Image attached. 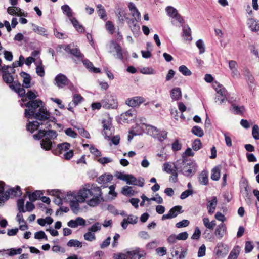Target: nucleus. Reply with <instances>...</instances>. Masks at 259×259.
I'll return each mask as SVG.
<instances>
[{"label": "nucleus", "instance_id": "40", "mask_svg": "<svg viewBox=\"0 0 259 259\" xmlns=\"http://www.w3.org/2000/svg\"><path fill=\"white\" fill-rule=\"evenodd\" d=\"M179 71L185 76H190L192 74L191 71L185 65L180 66Z\"/></svg>", "mask_w": 259, "mask_h": 259}, {"label": "nucleus", "instance_id": "9", "mask_svg": "<svg viewBox=\"0 0 259 259\" xmlns=\"http://www.w3.org/2000/svg\"><path fill=\"white\" fill-rule=\"evenodd\" d=\"M115 13L118 18L119 23L123 24L125 22L124 17L127 15L126 10L119 6H117L115 8Z\"/></svg>", "mask_w": 259, "mask_h": 259}, {"label": "nucleus", "instance_id": "52", "mask_svg": "<svg viewBox=\"0 0 259 259\" xmlns=\"http://www.w3.org/2000/svg\"><path fill=\"white\" fill-rule=\"evenodd\" d=\"M24 57L22 55H20L19 58V61L13 62L11 65L12 68H15L17 66H22L24 62Z\"/></svg>", "mask_w": 259, "mask_h": 259}, {"label": "nucleus", "instance_id": "14", "mask_svg": "<svg viewBox=\"0 0 259 259\" xmlns=\"http://www.w3.org/2000/svg\"><path fill=\"white\" fill-rule=\"evenodd\" d=\"M144 102L143 98L141 97H135L132 99H127L126 100V104L131 107H136L139 106Z\"/></svg>", "mask_w": 259, "mask_h": 259}, {"label": "nucleus", "instance_id": "29", "mask_svg": "<svg viewBox=\"0 0 259 259\" xmlns=\"http://www.w3.org/2000/svg\"><path fill=\"white\" fill-rule=\"evenodd\" d=\"M244 75L246 77V79L247 81L249 87L252 88V85L254 84V77H253L250 71L247 69L244 70Z\"/></svg>", "mask_w": 259, "mask_h": 259}, {"label": "nucleus", "instance_id": "13", "mask_svg": "<svg viewBox=\"0 0 259 259\" xmlns=\"http://www.w3.org/2000/svg\"><path fill=\"white\" fill-rule=\"evenodd\" d=\"M114 48L116 52L117 58L122 60L124 57H127L128 55L127 51L125 50H122L118 44L115 43Z\"/></svg>", "mask_w": 259, "mask_h": 259}, {"label": "nucleus", "instance_id": "21", "mask_svg": "<svg viewBox=\"0 0 259 259\" xmlns=\"http://www.w3.org/2000/svg\"><path fill=\"white\" fill-rule=\"evenodd\" d=\"M208 204L207 205L208 211L209 214H212L217 205V197L213 196L212 197V199L208 201Z\"/></svg>", "mask_w": 259, "mask_h": 259}, {"label": "nucleus", "instance_id": "49", "mask_svg": "<svg viewBox=\"0 0 259 259\" xmlns=\"http://www.w3.org/2000/svg\"><path fill=\"white\" fill-rule=\"evenodd\" d=\"M191 29L188 25H185L184 26L183 29V36L185 37H190V38H188V40H192V38L191 36Z\"/></svg>", "mask_w": 259, "mask_h": 259}, {"label": "nucleus", "instance_id": "1", "mask_svg": "<svg viewBox=\"0 0 259 259\" xmlns=\"http://www.w3.org/2000/svg\"><path fill=\"white\" fill-rule=\"evenodd\" d=\"M67 196L73 197L77 202L81 203L84 202L87 198L92 196L93 198L87 201V204L92 207L96 206L104 201L101 188L93 185L90 188L81 189L76 194L71 192L68 193Z\"/></svg>", "mask_w": 259, "mask_h": 259}, {"label": "nucleus", "instance_id": "20", "mask_svg": "<svg viewBox=\"0 0 259 259\" xmlns=\"http://www.w3.org/2000/svg\"><path fill=\"white\" fill-rule=\"evenodd\" d=\"M41 148L45 150H50L53 146V142L48 138L42 139L40 141Z\"/></svg>", "mask_w": 259, "mask_h": 259}, {"label": "nucleus", "instance_id": "53", "mask_svg": "<svg viewBox=\"0 0 259 259\" xmlns=\"http://www.w3.org/2000/svg\"><path fill=\"white\" fill-rule=\"evenodd\" d=\"M45 134H46V137L49 138L51 140V139H54L57 136V134L56 132L54 130H48L46 131L45 130Z\"/></svg>", "mask_w": 259, "mask_h": 259}, {"label": "nucleus", "instance_id": "24", "mask_svg": "<svg viewBox=\"0 0 259 259\" xmlns=\"http://www.w3.org/2000/svg\"><path fill=\"white\" fill-rule=\"evenodd\" d=\"M170 96L173 100H179L182 97L180 88H175L170 92Z\"/></svg>", "mask_w": 259, "mask_h": 259}, {"label": "nucleus", "instance_id": "41", "mask_svg": "<svg viewBox=\"0 0 259 259\" xmlns=\"http://www.w3.org/2000/svg\"><path fill=\"white\" fill-rule=\"evenodd\" d=\"M61 9L64 14L67 15L68 17H71L72 16V12L71 8L67 5H64L61 6Z\"/></svg>", "mask_w": 259, "mask_h": 259}, {"label": "nucleus", "instance_id": "60", "mask_svg": "<svg viewBox=\"0 0 259 259\" xmlns=\"http://www.w3.org/2000/svg\"><path fill=\"white\" fill-rule=\"evenodd\" d=\"M200 230L199 229V227H196L195 229L194 233L191 236V239L193 240H198L200 238Z\"/></svg>", "mask_w": 259, "mask_h": 259}, {"label": "nucleus", "instance_id": "50", "mask_svg": "<svg viewBox=\"0 0 259 259\" xmlns=\"http://www.w3.org/2000/svg\"><path fill=\"white\" fill-rule=\"evenodd\" d=\"M141 19H137L136 18L133 17L130 20L127 21V23L129 27L133 30L135 29L137 26V23L139 22Z\"/></svg>", "mask_w": 259, "mask_h": 259}, {"label": "nucleus", "instance_id": "26", "mask_svg": "<svg viewBox=\"0 0 259 259\" xmlns=\"http://www.w3.org/2000/svg\"><path fill=\"white\" fill-rule=\"evenodd\" d=\"M230 109L234 114L241 115L243 114L245 111L244 106H239L235 104H232Z\"/></svg>", "mask_w": 259, "mask_h": 259}, {"label": "nucleus", "instance_id": "28", "mask_svg": "<svg viewBox=\"0 0 259 259\" xmlns=\"http://www.w3.org/2000/svg\"><path fill=\"white\" fill-rule=\"evenodd\" d=\"M27 193L28 195L29 200L32 202H34L38 198H40L41 195L43 194L42 191L39 190L35 191L31 194H30L29 192H27Z\"/></svg>", "mask_w": 259, "mask_h": 259}, {"label": "nucleus", "instance_id": "3", "mask_svg": "<svg viewBox=\"0 0 259 259\" xmlns=\"http://www.w3.org/2000/svg\"><path fill=\"white\" fill-rule=\"evenodd\" d=\"M25 106L28 108L25 109V117L28 119L31 118L32 115L36 113L38 109L44 107V103L40 99L30 101L26 103Z\"/></svg>", "mask_w": 259, "mask_h": 259}, {"label": "nucleus", "instance_id": "47", "mask_svg": "<svg viewBox=\"0 0 259 259\" xmlns=\"http://www.w3.org/2000/svg\"><path fill=\"white\" fill-rule=\"evenodd\" d=\"M226 245H225L222 243H219L217 244L215 248V251L216 253V255L218 256H222L223 254V248L225 247Z\"/></svg>", "mask_w": 259, "mask_h": 259}, {"label": "nucleus", "instance_id": "17", "mask_svg": "<svg viewBox=\"0 0 259 259\" xmlns=\"http://www.w3.org/2000/svg\"><path fill=\"white\" fill-rule=\"evenodd\" d=\"M20 75L21 77L23 78V86L25 88H29L31 87L30 82L31 80V77L30 75L24 71H22Z\"/></svg>", "mask_w": 259, "mask_h": 259}, {"label": "nucleus", "instance_id": "43", "mask_svg": "<svg viewBox=\"0 0 259 259\" xmlns=\"http://www.w3.org/2000/svg\"><path fill=\"white\" fill-rule=\"evenodd\" d=\"M180 250H182V246L176 245L174 246L170 250L171 254L173 257H177L179 255Z\"/></svg>", "mask_w": 259, "mask_h": 259}, {"label": "nucleus", "instance_id": "33", "mask_svg": "<svg viewBox=\"0 0 259 259\" xmlns=\"http://www.w3.org/2000/svg\"><path fill=\"white\" fill-rule=\"evenodd\" d=\"M2 77L4 82L9 84L12 83L14 79L12 74L10 72L2 74Z\"/></svg>", "mask_w": 259, "mask_h": 259}, {"label": "nucleus", "instance_id": "12", "mask_svg": "<svg viewBox=\"0 0 259 259\" xmlns=\"http://www.w3.org/2000/svg\"><path fill=\"white\" fill-rule=\"evenodd\" d=\"M227 232V228L225 224L221 223L218 225L215 230L214 234L217 237L221 239Z\"/></svg>", "mask_w": 259, "mask_h": 259}, {"label": "nucleus", "instance_id": "16", "mask_svg": "<svg viewBox=\"0 0 259 259\" xmlns=\"http://www.w3.org/2000/svg\"><path fill=\"white\" fill-rule=\"evenodd\" d=\"M41 126L42 122H38V121H29L26 125V129L31 133H33L35 131L38 129Z\"/></svg>", "mask_w": 259, "mask_h": 259}, {"label": "nucleus", "instance_id": "62", "mask_svg": "<svg viewBox=\"0 0 259 259\" xmlns=\"http://www.w3.org/2000/svg\"><path fill=\"white\" fill-rule=\"evenodd\" d=\"M97 12L99 16L100 17L101 19H103L104 21H106L107 20V14L105 8L101 9L100 10H98Z\"/></svg>", "mask_w": 259, "mask_h": 259}, {"label": "nucleus", "instance_id": "2", "mask_svg": "<svg viewBox=\"0 0 259 259\" xmlns=\"http://www.w3.org/2000/svg\"><path fill=\"white\" fill-rule=\"evenodd\" d=\"M32 117L35 119V121H38L39 123L42 122V126H44L45 128L51 127L50 122L56 120L55 117L50 116V113L45 107L38 109V111L32 115Z\"/></svg>", "mask_w": 259, "mask_h": 259}, {"label": "nucleus", "instance_id": "48", "mask_svg": "<svg viewBox=\"0 0 259 259\" xmlns=\"http://www.w3.org/2000/svg\"><path fill=\"white\" fill-rule=\"evenodd\" d=\"M101 229V224L99 222H96L93 224L91 227L89 228L88 230L94 233L98 231H100Z\"/></svg>", "mask_w": 259, "mask_h": 259}, {"label": "nucleus", "instance_id": "8", "mask_svg": "<svg viewBox=\"0 0 259 259\" xmlns=\"http://www.w3.org/2000/svg\"><path fill=\"white\" fill-rule=\"evenodd\" d=\"M54 80L56 85L59 88H63L67 85L69 79L64 74L60 73L56 76Z\"/></svg>", "mask_w": 259, "mask_h": 259}, {"label": "nucleus", "instance_id": "42", "mask_svg": "<svg viewBox=\"0 0 259 259\" xmlns=\"http://www.w3.org/2000/svg\"><path fill=\"white\" fill-rule=\"evenodd\" d=\"M84 240L88 241H93L96 239V236L94 233L88 231L83 235Z\"/></svg>", "mask_w": 259, "mask_h": 259}, {"label": "nucleus", "instance_id": "19", "mask_svg": "<svg viewBox=\"0 0 259 259\" xmlns=\"http://www.w3.org/2000/svg\"><path fill=\"white\" fill-rule=\"evenodd\" d=\"M6 193L9 195V197L13 198L14 197L19 196L22 195L20 187L17 186L15 188H10L6 191Z\"/></svg>", "mask_w": 259, "mask_h": 259}, {"label": "nucleus", "instance_id": "45", "mask_svg": "<svg viewBox=\"0 0 259 259\" xmlns=\"http://www.w3.org/2000/svg\"><path fill=\"white\" fill-rule=\"evenodd\" d=\"M33 26V30L34 32H36L37 33L40 35H42L44 36L47 35V30L45 28L35 25H34Z\"/></svg>", "mask_w": 259, "mask_h": 259}, {"label": "nucleus", "instance_id": "46", "mask_svg": "<svg viewBox=\"0 0 259 259\" xmlns=\"http://www.w3.org/2000/svg\"><path fill=\"white\" fill-rule=\"evenodd\" d=\"M196 46L199 50V54H202L205 51V47L203 41L200 39L196 41Z\"/></svg>", "mask_w": 259, "mask_h": 259}, {"label": "nucleus", "instance_id": "11", "mask_svg": "<svg viewBox=\"0 0 259 259\" xmlns=\"http://www.w3.org/2000/svg\"><path fill=\"white\" fill-rule=\"evenodd\" d=\"M70 147V144L67 142L59 144L57 148L52 150V153L55 155H60L63 151H67Z\"/></svg>", "mask_w": 259, "mask_h": 259}, {"label": "nucleus", "instance_id": "39", "mask_svg": "<svg viewBox=\"0 0 259 259\" xmlns=\"http://www.w3.org/2000/svg\"><path fill=\"white\" fill-rule=\"evenodd\" d=\"M196 172V164H194L192 167L186 170H184L183 174L187 177L191 176Z\"/></svg>", "mask_w": 259, "mask_h": 259}, {"label": "nucleus", "instance_id": "4", "mask_svg": "<svg viewBox=\"0 0 259 259\" xmlns=\"http://www.w3.org/2000/svg\"><path fill=\"white\" fill-rule=\"evenodd\" d=\"M147 133L151 136L157 138L159 141H163L167 138V132L165 131H160L156 127L150 124L145 125Z\"/></svg>", "mask_w": 259, "mask_h": 259}, {"label": "nucleus", "instance_id": "25", "mask_svg": "<svg viewBox=\"0 0 259 259\" xmlns=\"http://www.w3.org/2000/svg\"><path fill=\"white\" fill-rule=\"evenodd\" d=\"M247 25L252 31H257L259 30V23L253 19H249Z\"/></svg>", "mask_w": 259, "mask_h": 259}, {"label": "nucleus", "instance_id": "35", "mask_svg": "<svg viewBox=\"0 0 259 259\" xmlns=\"http://www.w3.org/2000/svg\"><path fill=\"white\" fill-rule=\"evenodd\" d=\"M191 132L194 135L199 137H202L204 135L203 130L198 126H193Z\"/></svg>", "mask_w": 259, "mask_h": 259}, {"label": "nucleus", "instance_id": "34", "mask_svg": "<svg viewBox=\"0 0 259 259\" xmlns=\"http://www.w3.org/2000/svg\"><path fill=\"white\" fill-rule=\"evenodd\" d=\"M121 193L125 196H133L134 191L132 187L125 186L122 188Z\"/></svg>", "mask_w": 259, "mask_h": 259}, {"label": "nucleus", "instance_id": "57", "mask_svg": "<svg viewBox=\"0 0 259 259\" xmlns=\"http://www.w3.org/2000/svg\"><path fill=\"white\" fill-rule=\"evenodd\" d=\"M34 238L37 239H45L46 240H48L47 236L43 231L36 232L34 234Z\"/></svg>", "mask_w": 259, "mask_h": 259}, {"label": "nucleus", "instance_id": "38", "mask_svg": "<svg viewBox=\"0 0 259 259\" xmlns=\"http://www.w3.org/2000/svg\"><path fill=\"white\" fill-rule=\"evenodd\" d=\"M126 179V181H125V182L128 185H135L137 184V179L131 174H127Z\"/></svg>", "mask_w": 259, "mask_h": 259}, {"label": "nucleus", "instance_id": "27", "mask_svg": "<svg viewBox=\"0 0 259 259\" xmlns=\"http://www.w3.org/2000/svg\"><path fill=\"white\" fill-rule=\"evenodd\" d=\"M240 252V247L239 246H235L231 251L228 259H237Z\"/></svg>", "mask_w": 259, "mask_h": 259}, {"label": "nucleus", "instance_id": "10", "mask_svg": "<svg viewBox=\"0 0 259 259\" xmlns=\"http://www.w3.org/2000/svg\"><path fill=\"white\" fill-rule=\"evenodd\" d=\"M102 123L103 124V127L102 134L105 139L109 140L110 139V136L112 134L111 132V128L112 127L111 123L109 121L103 120Z\"/></svg>", "mask_w": 259, "mask_h": 259}, {"label": "nucleus", "instance_id": "55", "mask_svg": "<svg viewBox=\"0 0 259 259\" xmlns=\"http://www.w3.org/2000/svg\"><path fill=\"white\" fill-rule=\"evenodd\" d=\"M202 146V143L200 139H195L192 144V148L195 151H198L199 150Z\"/></svg>", "mask_w": 259, "mask_h": 259}, {"label": "nucleus", "instance_id": "7", "mask_svg": "<svg viewBox=\"0 0 259 259\" xmlns=\"http://www.w3.org/2000/svg\"><path fill=\"white\" fill-rule=\"evenodd\" d=\"M182 207L180 205L174 206L169 210L167 214L162 215L161 220H165L166 219H170L176 217L179 214L183 212V211L182 210Z\"/></svg>", "mask_w": 259, "mask_h": 259}, {"label": "nucleus", "instance_id": "5", "mask_svg": "<svg viewBox=\"0 0 259 259\" xmlns=\"http://www.w3.org/2000/svg\"><path fill=\"white\" fill-rule=\"evenodd\" d=\"M102 107L105 109H116L118 102L116 97L111 94H107L102 100Z\"/></svg>", "mask_w": 259, "mask_h": 259}, {"label": "nucleus", "instance_id": "61", "mask_svg": "<svg viewBox=\"0 0 259 259\" xmlns=\"http://www.w3.org/2000/svg\"><path fill=\"white\" fill-rule=\"evenodd\" d=\"M253 245L251 241H247L245 242V252L246 253L250 252L253 248Z\"/></svg>", "mask_w": 259, "mask_h": 259}, {"label": "nucleus", "instance_id": "44", "mask_svg": "<svg viewBox=\"0 0 259 259\" xmlns=\"http://www.w3.org/2000/svg\"><path fill=\"white\" fill-rule=\"evenodd\" d=\"M67 245L69 247H81V243L78 240L71 239L67 243Z\"/></svg>", "mask_w": 259, "mask_h": 259}, {"label": "nucleus", "instance_id": "51", "mask_svg": "<svg viewBox=\"0 0 259 259\" xmlns=\"http://www.w3.org/2000/svg\"><path fill=\"white\" fill-rule=\"evenodd\" d=\"M165 10L167 15L172 18L178 13L177 9L171 6L167 7L165 9Z\"/></svg>", "mask_w": 259, "mask_h": 259}, {"label": "nucleus", "instance_id": "63", "mask_svg": "<svg viewBox=\"0 0 259 259\" xmlns=\"http://www.w3.org/2000/svg\"><path fill=\"white\" fill-rule=\"evenodd\" d=\"M106 28L107 30H108L111 34H113L114 30L115 27L113 24V23L110 21H108L106 23Z\"/></svg>", "mask_w": 259, "mask_h": 259}, {"label": "nucleus", "instance_id": "23", "mask_svg": "<svg viewBox=\"0 0 259 259\" xmlns=\"http://www.w3.org/2000/svg\"><path fill=\"white\" fill-rule=\"evenodd\" d=\"M83 65L88 68L90 71L94 73H99L100 69L99 68L94 67L93 63L89 60L85 59L82 61Z\"/></svg>", "mask_w": 259, "mask_h": 259}, {"label": "nucleus", "instance_id": "36", "mask_svg": "<svg viewBox=\"0 0 259 259\" xmlns=\"http://www.w3.org/2000/svg\"><path fill=\"white\" fill-rule=\"evenodd\" d=\"M203 222L204 226L209 229H213L216 225L215 221H212L210 222L208 218H204L203 219Z\"/></svg>", "mask_w": 259, "mask_h": 259}, {"label": "nucleus", "instance_id": "6", "mask_svg": "<svg viewBox=\"0 0 259 259\" xmlns=\"http://www.w3.org/2000/svg\"><path fill=\"white\" fill-rule=\"evenodd\" d=\"M127 254L128 259H140L145 257L146 253L144 250L136 247L134 250L127 251Z\"/></svg>", "mask_w": 259, "mask_h": 259}, {"label": "nucleus", "instance_id": "18", "mask_svg": "<svg viewBox=\"0 0 259 259\" xmlns=\"http://www.w3.org/2000/svg\"><path fill=\"white\" fill-rule=\"evenodd\" d=\"M70 54L76 57L77 59L72 58L74 61L77 64L78 62L82 60L84 55L80 52L79 49L77 48H72Z\"/></svg>", "mask_w": 259, "mask_h": 259}, {"label": "nucleus", "instance_id": "15", "mask_svg": "<svg viewBox=\"0 0 259 259\" xmlns=\"http://www.w3.org/2000/svg\"><path fill=\"white\" fill-rule=\"evenodd\" d=\"M219 90L220 92L217 93V94L215 97V102H219L220 105L227 100V95L228 93L226 89H223L222 91L221 89Z\"/></svg>", "mask_w": 259, "mask_h": 259}, {"label": "nucleus", "instance_id": "59", "mask_svg": "<svg viewBox=\"0 0 259 259\" xmlns=\"http://www.w3.org/2000/svg\"><path fill=\"white\" fill-rule=\"evenodd\" d=\"M190 224V222L188 220H183L176 224V227L178 228L186 227Z\"/></svg>", "mask_w": 259, "mask_h": 259}, {"label": "nucleus", "instance_id": "37", "mask_svg": "<svg viewBox=\"0 0 259 259\" xmlns=\"http://www.w3.org/2000/svg\"><path fill=\"white\" fill-rule=\"evenodd\" d=\"M25 199L24 198L19 199L17 200V206L18 210L20 212H25L26 210L24 208Z\"/></svg>", "mask_w": 259, "mask_h": 259}, {"label": "nucleus", "instance_id": "32", "mask_svg": "<svg viewBox=\"0 0 259 259\" xmlns=\"http://www.w3.org/2000/svg\"><path fill=\"white\" fill-rule=\"evenodd\" d=\"M198 181L200 184L206 185L208 184V175L205 171H203L198 177Z\"/></svg>", "mask_w": 259, "mask_h": 259}, {"label": "nucleus", "instance_id": "31", "mask_svg": "<svg viewBox=\"0 0 259 259\" xmlns=\"http://www.w3.org/2000/svg\"><path fill=\"white\" fill-rule=\"evenodd\" d=\"M220 178V169L216 166L211 170V179L214 181H218Z\"/></svg>", "mask_w": 259, "mask_h": 259}, {"label": "nucleus", "instance_id": "30", "mask_svg": "<svg viewBox=\"0 0 259 259\" xmlns=\"http://www.w3.org/2000/svg\"><path fill=\"white\" fill-rule=\"evenodd\" d=\"M71 21L73 26L76 28V30L80 33H83L84 31V27L82 25H80L78 20L75 18H73L71 19Z\"/></svg>", "mask_w": 259, "mask_h": 259}, {"label": "nucleus", "instance_id": "22", "mask_svg": "<svg viewBox=\"0 0 259 259\" xmlns=\"http://www.w3.org/2000/svg\"><path fill=\"white\" fill-rule=\"evenodd\" d=\"M113 179V176L111 174L102 175L100 176L97 180V181L99 184H105L107 183L110 182Z\"/></svg>", "mask_w": 259, "mask_h": 259}, {"label": "nucleus", "instance_id": "58", "mask_svg": "<svg viewBox=\"0 0 259 259\" xmlns=\"http://www.w3.org/2000/svg\"><path fill=\"white\" fill-rule=\"evenodd\" d=\"M83 100V98L79 94H74L73 97V103L74 106L77 105Z\"/></svg>", "mask_w": 259, "mask_h": 259}, {"label": "nucleus", "instance_id": "56", "mask_svg": "<svg viewBox=\"0 0 259 259\" xmlns=\"http://www.w3.org/2000/svg\"><path fill=\"white\" fill-rule=\"evenodd\" d=\"M45 134V129H40L37 134L33 135V137L35 140H40L43 137H46Z\"/></svg>", "mask_w": 259, "mask_h": 259}, {"label": "nucleus", "instance_id": "54", "mask_svg": "<svg viewBox=\"0 0 259 259\" xmlns=\"http://www.w3.org/2000/svg\"><path fill=\"white\" fill-rule=\"evenodd\" d=\"M252 135L255 140H259V127L257 125H253L252 130Z\"/></svg>", "mask_w": 259, "mask_h": 259}, {"label": "nucleus", "instance_id": "64", "mask_svg": "<svg viewBox=\"0 0 259 259\" xmlns=\"http://www.w3.org/2000/svg\"><path fill=\"white\" fill-rule=\"evenodd\" d=\"M114 259H127V252L126 253H115L113 255Z\"/></svg>", "mask_w": 259, "mask_h": 259}]
</instances>
